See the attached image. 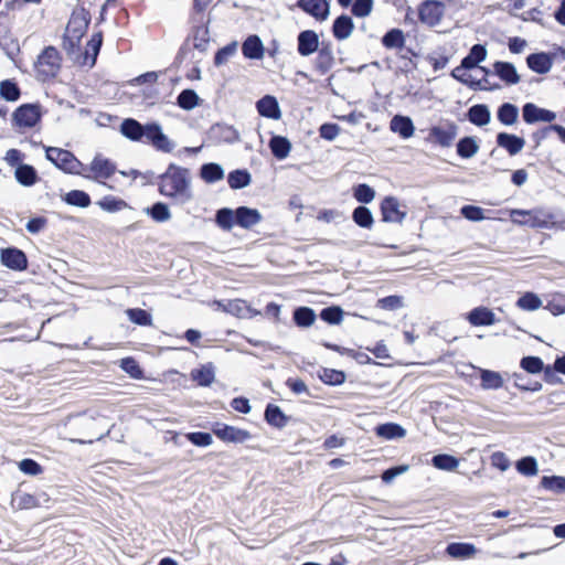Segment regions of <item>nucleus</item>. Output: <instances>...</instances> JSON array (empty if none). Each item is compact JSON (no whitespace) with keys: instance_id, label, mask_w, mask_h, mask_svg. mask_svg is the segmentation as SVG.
Here are the masks:
<instances>
[{"instance_id":"1","label":"nucleus","mask_w":565,"mask_h":565,"mask_svg":"<svg viewBox=\"0 0 565 565\" xmlns=\"http://www.w3.org/2000/svg\"><path fill=\"white\" fill-rule=\"evenodd\" d=\"M119 131L125 138L136 142L145 141L158 151L170 153L174 148V142L169 139L157 121L141 124L135 118H125Z\"/></svg>"},{"instance_id":"2","label":"nucleus","mask_w":565,"mask_h":565,"mask_svg":"<svg viewBox=\"0 0 565 565\" xmlns=\"http://www.w3.org/2000/svg\"><path fill=\"white\" fill-rule=\"evenodd\" d=\"M156 184L158 192L166 198L178 200L182 204L192 200L191 177L188 168L169 163L167 170L157 175Z\"/></svg>"},{"instance_id":"3","label":"nucleus","mask_w":565,"mask_h":565,"mask_svg":"<svg viewBox=\"0 0 565 565\" xmlns=\"http://www.w3.org/2000/svg\"><path fill=\"white\" fill-rule=\"evenodd\" d=\"M263 216L257 209L246 205L236 209L221 207L214 214V222L218 228L230 232L234 226L250 230L262 221Z\"/></svg>"},{"instance_id":"4","label":"nucleus","mask_w":565,"mask_h":565,"mask_svg":"<svg viewBox=\"0 0 565 565\" xmlns=\"http://www.w3.org/2000/svg\"><path fill=\"white\" fill-rule=\"evenodd\" d=\"M512 222L518 225H527L533 228H551L557 227L565 230V223L552 222L553 215L541 210H511Z\"/></svg>"},{"instance_id":"5","label":"nucleus","mask_w":565,"mask_h":565,"mask_svg":"<svg viewBox=\"0 0 565 565\" xmlns=\"http://www.w3.org/2000/svg\"><path fill=\"white\" fill-rule=\"evenodd\" d=\"M62 66V56L58 50L49 45L39 54L34 67L38 79L45 82L57 76Z\"/></svg>"},{"instance_id":"6","label":"nucleus","mask_w":565,"mask_h":565,"mask_svg":"<svg viewBox=\"0 0 565 565\" xmlns=\"http://www.w3.org/2000/svg\"><path fill=\"white\" fill-rule=\"evenodd\" d=\"M44 150L46 160H49L56 169L67 174H82L81 170H83L85 166L72 151L47 146H44Z\"/></svg>"},{"instance_id":"7","label":"nucleus","mask_w":565,"mask_h":565,"mask_svg":"<svg viewBox=\"0 0 565 565\" xmlns=\"http://www.w3.org/2000/svg\"><path fill=\"white\" fill-rule=\"evenodd\" d=\"M43 117V108L40 103H25L18 106L12 113V126L19 129L34 128Z\"/></svg>"},{"instance_id":"8","label":"nucleus","mask_w":565,"mask_h":565,"mask_svg":"<svg viewBox=\"0 0 565 565\" xmlns=\"http://www.w3.org/2000/svg\"><path fill=\"white\" fill-rule=\"evenodd\" d=\"M84 169H88L92 174L82 172L81 175L83 178L93 180L97 183L108 186L109 189H113V186L105 182V180L111 178L117 170L115 162H113L110 159L103 157L100 153H97L90 161L89 166L85 167Z\"/></svg>"},{"instance_id":"9","label":"nucleus","mask_w":565,"mask_h":565,"mask_svg":"<svg viewBox=\"0 0 565 565\" xmlns=\"http://www.w3.org/2000/svg\"><path fill=\"white\" fill-rule=\"evenodd\" d=\"M212 433L224 443L243 444L252 438L248 430L220 422L213 424Z\"/></svg>"},{"instance_id":"10","label":"nucleus","mask_w":565,"mask_h":565,"mask_svg":"<svg viewBox=\"0 0 565 565\" xmlns=\"http://www.w3.org/2000/svg\"><path fill=\"white\" fill-rule=\"evenodd\" d=\"M0 263L2 266L14 271L26 270L29 266L26 254L15 246H8L0 249Z\"/></svg>"},{"instance_id":"11","label":"nucleus","mask_w":565,"mask_h":565,"mask_svg":"<svg viewBox=\"0 0 565 565\" xmlns=\"http://www.w3.org/2000/svg\"><path fill=\"white\" fill-rule=\"evenodd\" d=\"M207 140L213 145L234 143L239 141L238 131L231 125L216 122L206 132Z\"/></svg>"},{"instance_id":"12","label":"nucleus","mask_w":565,"mask_h":565,"mask_svg":"<svg viewBox=\"0 0 565 565\" xmlns=\"http://www.w3.org/2000/svg\"><path fill=\"white\" fill-rule=\"evenodd\" d=\"M445 13V4L436 0L424 1L418 9V17L422 23L428 26L439 24Z\"/></svg>"},{"instance_id":"13","label":"nucleus","mask_w":565,"mask_h":565,"mask_svg":"<svg viewBox=\"0 0 565 565\" xmlns=\"http://www.w3.org/2000/svg\"><path fill=\"white\" fill-rule=\"evenodd\" d=\"M90 20V12L84 7L75 9L71 14L65 33L71 36L74 35V38H83L88 29Z\"/></svg>"},{"instance_id":"14","label":"nucleus","mask_w":565,"mask_h":565,"mask_svg":"<svg viewBox=\"0 0 565 565\" xmlns=\"http://www.w3.org/2000/svg\"><path fill=\"white\" fill-rule=\"evenodd\" d=\"M7 13L3 11L0 12V20L6 18ZM0 49L4 52L7 57L17 63L15 57L20 53V44L18 39L12 34L10 29L7 25H2L0 23Z\"/></svg>"},{"instance_id":"15","label":"nucleus","mask_w":565,"mask_h":565,"mask_svg":"<svg viewBox=\"0 0 565 565\" xmlns=\"http://www.w3.org/2000/svg\"><path fill=\"white\" fill-rule=\"evenodd\" d=\"M458 135V126L447 122L445 126H435L429 130L428 139L441 147H450Z\"/></svg>"},{"instance_id":"16","label":"nucleus","mask_w":565,"mask_h":565,"mask_svg":"<svg viewBox=\"0 0 565 565\" xmlns=\"http://www.w3.org/2000/svg\"><path fill=\"white\" fill-rule=\"evenodd\" d=\"M210 18H204L202 22L190 21L191 34L190 39H193V47L200 52H205L210 43Z\"/></svg>"},{"instance_id":"17","label":"nucleus","mask_w":565,"mask_h":565,"mask_svg":"<svg viewBox=\"0 0 565 565\" xmlns=\"http://www.w3.org/2000/svg\"><path fill=\"white\" fill-rule=\"evenodd\" d=\"M81 40L82 38H74L67 33H64L62 38V47L66 52L67 56L79 65L88 64V52H81Z\"/></svg>"},{"instance_id":"18","label":"nucleus","mask_w":565,"mask_h":565,"mask_svg":"<svg viewBox=\"0 0 565 565\" xmlns=\"http://www.w3.org/2000/svg\"><path fill=\"white\" fill-rule=\"evenodd\" d=\"M398 200L394 196H386L381 203V213L384 222L402 223L406 211L401 209Z\"/></svg>"},{"instance_id":"19","label":"nucleus","mask_w":565,"mask_h":565,"mask_svg":"<svg viewBox=\"0 0 565 565\" xmlns=\"http://www.w3.org/2000/svg\"><path fill=\"white\" fill-rule=\"evenodd\" d=\"M522 116L526 124L539 121L552 122L556 119V114L552 110L540 108L533 103H526L522 108Z\"/></svg>"},{"instance_id":"20","label":"nucleus","mask_w":565,"mask_h":565,"mask_svg":"<svg viewBox=\"0 0 565 565\" xmlns=\"http://www.w3.org/2000/svg\"><path fill=\"white\" fill-rule=\"evenodd\" d=\"M243 56L247 60H262L265 47L257 34H249L242 43Z\"/></svg>"},{"instance_id":"21","label":"nucleus","mask_w":565,"mask_h":565,"mask_svg":"<svg viewBox=\"0 0 565 565\" xmlns=\"http://www.w3.org/2000/svg\"><path fill=\"white\" fill-rule=\"evenodd\" d=\"M190 377L201 387H209L215 381V366L212 362L192 369Z\"/></svg>"},{"instance_id":"22","label":"nucleus","mask_w":565,"mask_h":565,"mask_svg":"<svg viewBox=\"0 0 565 565\" xmlns=\"http://www.w3.org/2000/svg\"><path fill=\"white\" fill-rule=\"evenodd\" d=\"M256 109L262 117L279 119L281 116L279 103L275 96L265 95L256 102Z\"/></svg>"},{"instance_id":"23","label":"nucleus","mask_w":565,"mask_h":565,"mask_svg":"<svg viewBox=\"0 0 565 565\" xmlns=\"http://www.w3.org/2000/svg\"><path fill=\"white\" fill-rule=\"evenodd\" d=\"M298 7L318 20H326L329 15L327 0H299Z\"/></svg>"},{"instance_id":"24","label":"nucleus","mask_w":565,"mask_h":565,"mask_svg":"<svg viewBox=\"0 0 565 565\" xmlns=\"http://www.w3.org/2000/svg\"><path fill=\"white\" fill-rule=\"evenodd\" d=\"M497 143L499 147L504 148L510 156H515L524 148L525 140L515 135L500 132L497 136Z\"/></svg>"},{"instance_id":"25","label":"nucleus","mask_w":565,"mask_h":565,"mask_svg":"<svg viewBox=\"0 0 565 565\" xmlns=\"http://www.w3.org/2000/svg\"><path fill=\"white\" fill-rule=\"evenodd\" d=\"M14 178L19 184L28 188L40 181L36 169L29 163L17 167L14 170Z\"/></svg>"},{"instance_id":"26","label":"nucleus","mask_w":565,"mask_h":565,"mask_svg":"<svg viewBox=\"0 0 565 565\" xmlns=\"http://www.w3.org/2000/svg\"><path fill=\"white\" fill-rule=\"evenodd\" d=\"M142 212L156 223H166L172 217L169 205L161 201L145 207Z\"/></svg>"},{"instance_id":"27","label":"nucleus","mask_w":565,"mask_h":565,"mask_svg":"<svg viewBox=\"0 0 565 565\" xmlns=\"http://www.w3.org/2000/svg\"><path fill=\"white\" fill-rule=\"evenodd\" d=\"M470 324L475 327L492 326L495 323V315L487 307H477L472 309L467 317Z\"/></svg>"},{"instance_id":"28","label":"nucleus","mask_w":565,"mask_h":565,"mask_svg":"<svg viewBox=\"0 0 565 565\" xmlns=\"http://www.w3.org/2000/svg\"><path fill=\"white\" fill-rule=\"evenodd\" d=\"M393 132L398 134L403 139H408L414 135L415 127L409 117L396 115L390 122Z\"/></svg>"},{"instance_id":"29","label":"nucleus","mask_w":565,"mask_h":565,"mask_svg":"<svg viewBox=\"0 0 565 565\" xmlns=\"http://www.w3.org/2000/svg\"><path fill=\"white\" fill-rule=\"evenodd\" d=\"M224 174L223 167L216 162L203 163L199 170L200 178L209 184L223 180Z\"/></svg>"},{"instance_id":"30","label":"nucleus","mask_w":565,"mask_h":565,"mask_svg":"<svg viewBox=\"0 0 565 565\" xmlns=\"http://www.w3.org/2000/svg\"><path fill=\"white\" fill-rule=\"evenodd\" d=\"M493 68L494 74L498 75L505 84L515 85L520 82V76L512 63L495 62Z\"/></svg>"},{"instance_id":"31","label":"nucleus","mask_w":565,"mask_h":565,"mask_svg":"<svg viewBox=\"0 0 565 565\" xmlns=\"http://www.w3.org/2000/svg\"><path fill=\"white\" fill-rule=\"evenodd\" d=\"M527 66L537 74H546L553 65L551 56L546 53L530 54L526 58Z\"/></svg>"},{"instance_id":"32","label":"nucleus","mask_w":565,"mask_h":565,"mask_svg":"<svg viewBox=\"0 0 565 565\" xmlns=\"http://www.w3.org/2000/svg\"><path fill=\"white\" fill-rule=\"evenodd\" d=\"M61 199L65 204L79 209H87L92 204L90 195L84 190H71Z\"/></svg>"},{"instance_id":"33","label":"nucleus","mask_w":565,"mask_h":565,"mask_svg":"<svg viewBox=\"0 0 565 565\" xmlns=\"http://www.w3.org/2000/svg\"><path fill=\"white\" fill-rule=\"evenodd\" d=\"M318 35L313 31H302L298 36V51L308 56L318 50Z\"/></svg>"},{"instance_id":"34","label":"nucleus","mask_w":565,"mask_h":565,"mask_svg":"<svg viewBox=\"0 0 565 565\" xmlns=\"http://www.w3.org/2000/svg\"><path fill=\"white\" fill-rule=\"evenodd\" d=\"M227 183L232 190L245 189L252 183V174L245 168L232 170L227 174Z\"/></svg>"},{"instance_id":"35","label":"nucleus","mask_w":565,"mask_h":565,"mask_svg":"<svg viewBox=\"0 0 565 565\" xmlns=\"http://www.w3.org/2000/svg\"><path fill=\"white\" fill-rule=\"evenodd\" d=\"M353 29L352 19L345 14L338 17L332 25L333 35L340 41L347 40L352 34Z\"/></svg>"},{"instance_id":"36","label":"nucleus","mask_w":565,"mask_h":565,"mask_svg":"<svg viewBox=\"0 0 565 565\" xmlns=\"http://www.w3.org/2000/svg\"><path fill=\"white\" fill-rule=\"evenodd\" d=\"M375 434L385 440L399 439L406 436V430L398 424L386 423L376 426Z\"/></svg>"},{"instance_id":"37","label":"nucleus","mask_w":565,"mask_h":565,"mask_svg":"<svg viewBox=\"0 0 565 565\" xmlns=\"http://www.w3.org/2000/svg\"><path fill=\"white\" fill-rule=\"evenodd\" d=\"M468 119L476 126L482 127L490 122L491 114L489 107L483 104H477L469 108Z\"/></svg>"},{"instance_id":"38","label":"nucleus","mask_w":565,"mask_h":565,"mask_svg":"<svg viewBox=\"0 0 565 565\" xmlns=\"http://www.w3.org/2000/svg\"><path fill=\"white\" fill-rule=\"evenodd\" d=\"M200 100L201 99L194 89L184 88L179 93L175 104L181 109L190 111L200 105Z\"/></svg>"},{"instance_id":"39","label":"nucleus","mask_w":565,"mask_h":565,"mask_svg":"<svg viewBox=\"0 0 565 565\" xmlns=\"http://www.w3.org/2000/svg\"><path fill=\"white\" fill-rule=\"evenodd\" d=\"M0 97L9 103H14L21 97V88L15 79H3L0 82Z\"/></svg>"},{"instance_id":"40","label":"nucleus","mask_w":565,"mask_h":565,"mask_svg":"<svg viewBox=\"0 0 565 565\" xmlns=\"http://www.w3.org/2000/svg\"><path fill=\"white\" fill-rule=\"evenodd\" d=\"M487 57V49L482 44H475L469 54L462 58L461 64L462 67L471 70L476 67L480 62L484 61Z\"/></svg>"},{"instance_id":"41","label":"nucleus","mask_w":565,"mask_h":565,"mask_svg":"<svg viewBox=\"0 0 565 565\" xmlns=\"http://www.w3.org/2000/svg\"><path fill=\"white\" fill-rule=\"evenodd\" d=\"M96 204L105 212L116 213L124 209L130 207L129 204L121 198L115 195H105Z\"/></svg>"},{"instance_id":"42","label":"nucleus","mask_w":565,"mask_h":565,"mask_svg":"<svg viewBox=\"0 0 565 565\" xmlns=\"http://www.w3.org/2000/svg\"><path fill=\"white\" fill-rule=\"evenodd\" d=\"M446 552L452 558H470L472 557L477 550L473 544L470 543H450Z\"/></svg>"},{"instance_id":"43","label":"nucleus","mask_w":565,"mask_h":565,"mask_svg":"<svg viewBox=\"0 0 565 565\" xmlns=\"http://www.w3.org/2000/svg\"><path fill=\"white\" fill-rule=\"evenodd\" d=\"M497 116L501 124L511 126L518 120L519 109L511 103H504L499 107Z\"/></svg>"},{"instance_id":"44","label":"nucleus","mask_w":565,"mask_h":565,"mask_svg":"<svg viewBox=\"0 0 565 565\" xmlns=\"http://www.w3.org/2000/svg\"><path fill=\"white\" fill-rule=\"evenodd\" d=\"M119 366L131 379L142 380L145 377V371L139 365L138 361L132 356H126L121 359L119 362Z\"/></svg>"},{"instance_id":"45","label":"nucleus","mask_w":565,"mask_h":565,"mask_svg":"<svg viewBox=\"0 0 565 565\" xmlns=\"http://www.w3.org/2000/svg\"><path fill=\"white\" fill-rule=\"evenodd\" d=\"M126 315L130 322L140 326L148 327L152 324V316L148 310L141 308H128Z\"/></svg>"},{"instance_id":"46","label":"nucleus","mask_w":565,"mask_h":565,"mask_svg":"<svg viewBox=\"0 0 565 565\" xmlns=\"http://www.w3.org/2000/svg\"><path fill=\"white\" fill-rule=\"evenodd\" d=\"M481 387L483 390H498L503 386V379L500 373L490 371V370H481Z\"/></svg>"},{"instance_id":"47","label":"nucleus","mask_w":565,"mask_h":565,"mask_svg":"<svg viewBox=\"0 0 565 565\" xmlns=\"http://www.w3.org/2000/svg\"><path fill=\"white\" fill-rule=\"evenodd\" d=\"M334 57L330 49L321 47L320 50H318V54L315 60V65L321 74L327 73L332 67Z\"/></svg>"},{"instance_id":"48","label":"nucleus","mask_w":565,"mask_h":565,"mask_svg":"<svg viewBox=\"0 0 565 565\" xmlns=\"http://www.w3.org/2000/svg\"><path fill=\"white\" fill-rule=\"evenodd\" d=\"M294 321L298 327H310L316 321V313L309 307H299L294 311Z\"/></svg>"},{"instance_id":"49","label":"nucleus","mask_w":565,"mask_h":565,"mask_svg":"<svg viewBox=\"0 0 565 565\" xmlns=\"http://www.w3.org/2000/svg\"><path fill=\"white\" fill-rule=\"evenodd\" d=\"M479 151V145L472 137H465L457 143V153L465 159L472 158Z\"/></svg>"},{"instance_id":"50","label":"nucleus","mask_w":565,"mask_h":565,"mask_svg":"<svg viewBox=\"0 0 565 565\" xmlns=\"http://www.w3.org/2000/svg\"><path fill=\"white\" fill-rule=\"evenodd\" d=\"M264 418L273 427H282V411L278 405L268 403L265 407Z\"/></svg>"},{"instance_id":"51","label":"nucleus","mask_w":565,"mask_h":565,"mask_svg":"<svg viewBox=\"0 0 565 565\" xmlns=\"http://www.w3.org/2000/svg\"><path fill=\"white\" fill-rule=\"evenodd\" d=\"M431 462L435 468L445 471H454L459 466V460L456 457L447 454L434 456Z\"/></svg>"},{"instance_id":"52","label":"nucleus","mask_w":565,"mask_h":565,"mask_svg":"<svg viewBox=\"0 0 565 565\" xmlns=\"http://www.w3.org/2000/svg\"><path fill=\"white\" fill-rule=\"evenodd\" d=\"M238 43L237 41H232L225 46L218 49L213 58V63L215 66H222L225 64L231 56H233L237 51Z\"/></svg>"},{"instance_id":"53","label":"nucleus","mask_w":565,"mask_h":565,"mask_svg":"<svg viewBox=\"0 0 565 565\" xmlns=\"http://www.w3.org/2000/svg\"><path fill=\"white\" fill-rule=\"evenodd\" d=\"M382 43L387 49H399L404 46V33L399 29H392L382 39Z\"/></svg>"},{"instance_id":"54","label":"nucleus","mask_w":565,"mask_h":565,"mask_svg":"<svg viewBox=\"0 0 565 565\" xmlns=\"http://www.w3.org/2000/svg\"><path fill=\"white\" fill-rule=\"evenodd\" d=\"M352 218L359 226L364 228H371L374 222L370 209L365 206H358L353 211Z\"/></svg>"},{"instance_id":"55","label":"nucleus","mask_w":565,"mask_h":565,"mask_svg":"<svg viewBox=\"0 0 565 565\" xmlns=\"http://www.w3.org/2000/svg\"><path fill=\"white\" fill-rule=\"evenodd\" d=\"M184 437L196 447H209L213 443L212 434L207 431H191L185 434Z\"/></svg>"},{"instance_id":"56","label":"nucleus","mask_w":565,"mask_h":565,"mask_svg":"<svg viewBox=\"0 0 565 565\" xmlns=\"http://www.w3.org/2000/svg\"><path fill=\"white\" fill-rule=\"evenodd\" d=\"M103 31L95 32L89 41L87 42V46L92 50V55L89 56L88 63L90 67H93L96 64L97 56L100 52L102 45H103Z\"/></svg>"},{"instance_id":"57","label":"nucleus","mask_w":565,"mask_h":565,"mask_svg":"<svg viewBox=\"0 0 565 565\" xmlns=\"http://www.w3.org/2000/svg\"><path fill=\"white\" fill-rule=\"evenodd\" d=\"M541 486L553 492H563L565 491V477L561 476H551L543 477L541 480Z\"/></svg>"},{"instance_id":"58","label":"nucleus","mask_w":565,"mask_h":565,"mask_svg":"<svg viewBox=\"0 0 565 565\" xmlns=\"http://www.w3.org/2000/svg\"><path fill=\"white\" fill-rule=\"evenodd\" d=\"M216 303L222 307L223 311L242 317L243 312L247 309V305L244 300L234 299L228 300L226 303H222L221 301H216Z\"/></svg>"},{"instance_id":"59","label":"nucleus","mask_w":565,"mask_h":565,"mask_svg":"<svg viewBox=\"0 0 565 565\" xmlns=\"http://www.w3.org/2000/svg\"><path fill=\"white\" fill-rule=\"evenodd\" d=\"M516 305L523 310L533 311L542 306V300L535 294L526 292L519 298Z\"/></svg>"},{"instance_id":"60","label":"nucleus","mask_w":565,"mask_h":565,"mask_svg":"<svg viewBox=\"0 0 565 565\" xmlns=\"http://www.w3.org/2000/svg\"><path fill=\"white\" fill-rule=\"evenodd\" d=\"M520 365L524 371L531 374L541 373L544 369V363L539 356H524Z\"/></svg>"},{"instance_id":"61","label":"nucleus","mask_w":565,"mask_h":565,"mask_svg":"<svg viewBox=\"0 0 565 565\" xmlns=\"http://www.w3.org/2000/svg\"><path fill=\"white\" fill-rule=\"evenodd\" d=\"M319 376L322 382L330 385H340L345 381V374L342 371L332 369H323Z\"/></svg>"},{"instance_id":"62","label":"nucleus","mask_w":565,"mask_h":565,"mask_svg":"<svg viewBox=\"0 0 565 565\" xmlns=\"http://www.w3.org/2000/svg\"><path fill=\"white\" fill-rule=\"evenodd\" d=\"M516 469L524 476H535L539 471L537 462L533 457H524L516 462Z\"/></svg>"},{"instance_id":"63","label":"nucleus","mask_w":565,"mask_h":565,"mask_svg":"<svg viewBox=\"0 0 565 565\" xmlns=\"http://www.w3.org/2000/svg\"><path fill=\"white\" fill-rule=\"evenodd\" d=\"M19 469L28 476H38L43 472V467L32 458H24L19 462Z\"/></svg>"},{"instance_id":"64","label":"nucleus","mask_w":565,"mask_h":565,"mask_svg":"<svg viewBox=\"0 0 565 565\" xmlns=\"http://www.w3.org/2000/svg\"><path fill=\"white\" fill-rule=\"evenodd\" d=\"M343 311L340 307H328L322 309L320 317L323 321L330 324H338L341 322Z\"/></svg>"}]
</instances>
